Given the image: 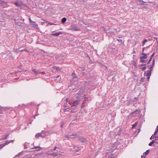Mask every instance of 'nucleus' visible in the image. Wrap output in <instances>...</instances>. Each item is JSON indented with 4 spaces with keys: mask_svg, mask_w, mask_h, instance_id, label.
<instances>
[{
    "mask_svg": "<svg viewBox=\"0 0 158 158\" xmlns=\"http://www.w3.org/2000/svg\"><path fill=\"white\" fill-rule=\"evenodd\" d=\"M14 4L17 6L20 7L21 9H25L26 8H27V7L26 5L23 4L20 1L18 2L17 1H15L14 2Z\"/></svg>",
    "mask_w": 158,
    "mask_h": 158,
    "instance_id": "obj_1",
    "label": "nucleus"
},
{
    "mask_svg": "<svg viewBox=\"0 0 158 158\" xmlns=\"http://www.w3.org/2000/svg\"><path fill=\"white\" fill-rule=\"evenodd\" d=\"M0 5L3 8L7 7L8 6L7 3L3 0H0Z\"/></svg>",
    "mask_w": 158,
    "mask_h": 158,
    "instance_id": "obj_2",
    "label": "nucleus"
},
{
    "mask_svg": "<svg viewBox=\"0 0 158 158\" xmlns=\"http://www.w3.org/2000/svg\"><path fill=\"white\" fill-rule=\"evenodd\" d=\"M30 24L32 27L36 29L38 28V25L35 22L33 21V23H31Z\"/></svg>",
    "mask_w": 158,
    "mask_h": 158,
    "instance_id": "obj_3",
    "label": "nucleus"
},
{
    "mask_svg": "<svg viewBox=\"0 0 158 158\" xmlns=\"http://www.w3.org/2000/svg\"><path fill=\"white\" fill-rule=\"evenodd\" d=\"M151 71L152 70L147 71V73H146V76H147V79L148 80L150 78V77L151 74Z\"/></svg>",
    "mask_w": 158,
    "mask_h": 158,
    "instance_id": "obj_4",
    "label": "nucleus"
},
{
    "mask_svg": "<svg viewBox=\"0 0 158 158\" xmlns=\"http://www.w3.org/2000/svg\"><path fill=\"white\" fill-rule=\"evenodd\" d=\"M80 100L79 99L77 98V100H75L73 103V106H76L78 105L80 103Z\"/></svg>",
    "mask_w": 158,
    "mask_h": 158,
    "instance_id": "obj_5",
    "label": "nucleus"
},
{
    "mask_svg": "<svg viewBox=\"0 0 158 158\" xmlns=\"http://www.w3.org/2000/svg\"><path fill=\"white\" fill-rule=\"evenodd\" d=\"M10 143V142L9 141H6L5 143H4L3 144H1L0 145V149L2 148H3V147L6 145H7Z\"/></svg>",
    "mask_w": 158,
    "mask_h": 158,
    "instance_id": "obj_6",
    "label": "nucleus"
},
{
    "mask_svg": "<svg viewBox=\"0 0 158 158\" xmlns=\"http://www.w3.org/2000/svg\"><path fill=\"white\" fill-rule=\"evenodd\" d=\"M71 27V28H70L71 30H78V28L75 24H73Z\"/></svg>",
    "mask_w": 158,
    "mask_h": 158,
    "instance_id": "obj_7",
    "label": "nucleus"
},
{
    "mask_svg": "<svg viewBox=\"0 0 158 158\" xmlns=\"http://www.w3.org/2000/svg\"><path fill=\"white\" fill-rule=\"evenodd\" d=\"M142 56H141L140 59H146L147 58V55L145 53H142Z\"/></svg>",
    "mask_w": 158,
    "mask_h": 158,
    "instance_id": "obj_8",
    "label": "nucleus"
},
{
    "mask_svg": "<svg viewBox=\"0 0 158 158\" xmlns=\"http://www.w3.org/2000/svg\"><path fill=\"white\" fill-rule=\"evenodd\" d=\"M140 112V110H136L135 111L133 112L131 114H134V116H136L137 114H139Z\"/></svg>",
    "mask_w": 158,
    "mask_h": 158,
    "instance_id": "obj_9",
    "label": "nucleus"
},
{
    "mask_svg": "<svg viewBox=\"0 0 158 158\" xmlns=\"http://www.w3.org/2000/svg\"><path fill=\"white\" fill-rule=\"evenodd\" d=\"M62 33L61 32L59 31L52 34V35L57 36L59 35H60L62 34Z\"/></svg>",
    "mask_w": 158,
    "mask_h": 158,
    "instance_id": "obj_10",
    "label": "nucleus"
},
{
    "mask_svg": "<svg viewBox=\"0 0 158 158\" xmlns=\"http://www.w3.org/2000/svg\"><path fill=\"white\" fill-rule=\"evenodd\" d=\"M79 140L82 143L86 142V139L83 138H80Z\"/></svg>",
    "mask_w": 158,
    "mask_h": 158,
    "instance_id": "obj_11",
    "label": "nucleus"
},
{
    "mask_svg": "<svg viewBox=\"0 0 158 158\" xmlns=\"http://www.w3.org/2000/svg\"><path fill=\"white\" fill-rule=\"evenodd\" d=\"M33 149H37L36 150H37L40 151V150H42V148L40 147V146H38V147H35Z\"/></svg>",
    "mask_w": 158,
    "mask_h": 158,
    "instance_id": "obj_12",
    "label": "nucleus"
},
{
    "mask_svg": "<svg viewBox=\"0 0 158 158\" xmlns=\"http://www.w3.org/2000/svg\"><path fill=\"white\" fill-rule=\"evenodd\" d=\"M66 18L65 17H64L62 19L61 22L62 23H64L66 21Z\"/></svg>",
    "mask_w": 158,
    "mask_h": 158,
    "instance_id": "obj_13",
    "label": "nucleus"
},
{
    "mask_svg": "<svg viewBox=\"0 0 158 158\" xmlns=\"http://www.w3.org/2000/svg\"><path fill=\"white\" fill-rule=\"evenodd\" d=\"M149 152V150H147L146 151V152H144L143 153L144 154V155H145L144 156V157H145L146 156L148 155Z\"/></svg>",
    "mask_w": 158,
    "mask_h": 158,
    "instance_id": "obj_14",
    "label": "nucleus"
},
{
    "mask_svg": "<svg viewBox=\"0 0 158 158\" xmlns=\"http://www.w3.org/2000/svg\"><path fill=\"white\" fill-rule=\"evenodd\" d=\"M33 71L34 72L35 74H37L40 73L39 72L35 69H33Z\"/></svg>",
    "mask_w": 158,
    "mask_h": 158,
    "instance_id": "obj_15",
    "label": "nucleus"
},
{
    "mask_svg": "<svg viewBox=\"0 0 158 158\" xmlns=\"http://www.w3.org/2000/svg\"><path fill=\"white\" fill-rule=\"evenodd\" d=\"M155 141L154 140H152V141L148 145L149 146H151L152 145V144L155 143Z\"/></svg>",
    "mask_w": 158,
    "mask_h": 158,
    "instance_id": "obj_16",
    "label": "nucleus"
},
{
    "mask_svg": "<svg viewBox=\"0 0 158 158\" xmlns=\"http://www.w3.org/2000/svg\"><path fill=\"white\" fill-rule=\"evenodd\" d=\"M50 155H52L54 156H57V154L56 153H54L52 154H50Z\"/></svg>",
    "mask_w": 158,
    "mask_h": 158,
    "instance_id": "obj_17",
    "label": "nucleus"
},
{
    "mask_svg": "<svg viewBox=\"0 0 158 158\" xmlns=\"http://www.w3.org/2000/svg\"><path fill=\"white\" fill-rule=\"evenodd\" d=\"M72 76L74 78H75L76 77V74L74 72L72 73Z\"/></svg>",
    "mask_w": 158,
    "mask_h": 158,
    "instance_id": "obj_18",
    "label": "nucleus"
},
{
    "mask_svg": "<svg viewBox=\"0 0 158 158\" xmlns=\"http://www.w3.org/2000/svg\"><path fill=\"white\" fill-rule=\"evenodd\" d=\"M137 123L136 122L134 124L132 125V128H133L135 127L137 125Z\"/></svg>",
    "mask_w": 158,
    "mask_h": 158,
    "instance_id": "obj_19",
    "label": "nucleus"
},
{
    "mask_svg": "<svg viewBox=\"0 0 158 158\" xmlns=\"http://www.w3.org/2000/svg\"><path fill=\"white\" fill-rule=\"evenodd\" d=\"M148 41V40H147L145 39L144 40H143L142 42L143 45H144L145 43Z\"/></svg>",
    "mask_w": 158,
    "mask_h": 158,
    "instance_id": "obj_20",
    "label": "nucleus"
},
{
    "mask_svg": "<svg viewBox=\"0 0 158 158\" xmlns=\"http://www.w3.org/2000/svg\"><path fill=\"white\" fill-rule=\"evenodd\" d=\"M41 135L40 133H38L35 135V137L36 138H38Z\"/></svg>",
    "mask_w": 158,
    "mask_h": 158,
    "instance_id": "obj_21",
    "label": "nucleus"
},
{
    "mask_svg": "<svg viewBox=\"0 0 158 158\" xmlns=\"http://www.w3.org/2000/svg\"><path fill=\"white\" fill-rule=\"evenodd\" d=\"M70 136H74V138H77V137H78L77 135V134H73L72 135H71Z\"/></svg>",
    "mask_w": 158,
    "mask_h": 158,
    "instance_id": "obj_22",
    "label": "nucleus"
},
{
    "mask_svg": "<svg viewBox=\"0 0 158 158\" xmlns=\"http://www.w3.org/2000/svg\"><path fill=\"white\" fill-rule=\"evenodd\" d=\"M54 68L56 69V70H60V68L59 67H54Z\"/></svg>",
    "mask_w": 158,
    "mask_h": 158,
    "instance_id": "obj_23",
    "label": "nucleus"
},
{
    "mask_svg": "<svg viewBox=\"0 0 158 158\" xmlns=\"http://www.w3.org/2000/svg\"><path fill=\"white\" fill-rule=\"evenodd\" d=\"M29 22H30V24L31 23H33V21H32L30 17L29 18Z\"/></svg>",
    "mask_w": 158,
    "mask_h": 158,
    "instance_id": "obj_24",
    "label": "nucleus"
},
{
    "mask_svg": "<svg viewBox=\"0 0 158 158\" xmlns=\"http://www.w3.org/2000/svg\"><path fill=\"white\" fill-rule=\"evenodd\" d=\"M141 70L143 71H144L146 69V67L145 66H143L141 68Z\"/></svg>",
    "mask_w": 158,
    "mask_h": 158,
    "instance_id": "obj_25",
    "label": "nucleus"
},
{
    "mask_svg": "<svg viewBox=\"0 0 158 158\" xmlns=\"http://www.w3.org/2000/svg\"><path fill=\"white\" fill-rule=\"evenodd\" d=\"M153 55H154V54H153L152 55V56H151V58H150V59L149 60V61H148V64H149L150 63V61H151V60H152V56H153Z\"/></svg>",
    "mask_w": 158,
    "mask_h": 158,
    "instance_id": "obj_26",
    "label": "nucleus"
},
{
    "mask_svg": "<svg viewBox=\"0 0 158 158\" xmlns=\"http://www.w3.org/2000/svg\"><path fill=\"white\" fill-rule=\"evenodd\" d=\"M64 137L66 139H69V136L68 135H65Z\"/></svg>",
    "mask_w": 158,
    "mask_h": 158,
    "instance_id": "obj_27",
    "label": "nucleus"
},
{
    "mask_svg": "<svg viewBox=\"0 0 158 158\" xmlns=\"http://www.w3.org/2000/svg\"><path fill=\"white\" fill-rule=\"evenodd\" d=\"M48 24L49 25H55V24H54L53 23H51V22H49Z\"/></svg>",
    "mask_w": 158,
    "mask_h": 158,
    "instance_id": "obj_28",
    "label": "nucleus"
},
{
    "mask_svg": "<svg viewBox=\"0 0 158 158\" xmlns=\"http://www.w3.org/2000/svg\"><path fill=\"white\" fill-rule=\"evenodd\" d=\"M143 59H140V61L141 63H144V60Z\"/></svg>",
    "mask_w": 158,
    "mask_h": 158,
    "instance_id": "obj_29",
    "label": "nucleus"
},
{
    "mask_svg": "<svg viewBox=\"0 0 158 158\" xmlns=\"http://www.w3.org/2000/svg\"><path fill=\"white\" fill-rule=\"evenodd\" d=\"M144 79H145L144 77L142 78L141 79V81L142 82L144 81Z\"/></svg>",
    "mask_w": 158,
    "mask_h": 158,
    "instance_id": "obj_30",
    "label": "nucleus"
},
{
    "mask_svg": "<svg viewBox=\"0 0 158 158\" xmlns=\"http://www.w3.org/2000/svg\"><path fill=\"white\" fill-rule=\"evenodd\" d=\"M7 136H8V135H5V138L3 139H6L7 138Z\"/></svg>",
    "mask_w": 158,
    "mask_h": 158,
    "instance_id": "obj_31",
    "label": "nucleus"
},
{
    "mask_svg": "<svg viewBox=\"0 0 158 158\" xmlns=\"http://www.w3.org/2000/svg\"><path fill=\"white\" fill-rule=\"evenodd\" d=\"M144 155H144V154L143 153V156L142 155L141 156V158H145V157H144Z\"/></svg>",
    "mask_w": 158,
    "mask_h": 158,
    "instance_id": "obj_32",
    "label": "nucleus"
},
{
    "mask_svg": "<svg viewBox=\"0 0 158 158\" xmlns=\"http://www.w3.org/2000/svg\"><path fill=\"white\" fill-rule=\"evenodd\" d=\"M57 147H55L54 149H53V150L55 151L56 150V148Z\"/></svg>",
    "mask_w": 158,
    "mask_h": 158,
    "instance_id": "obj_33",
    "label": "nucleus"
},
{
    "mask_svg": "<svg viewBox=\"0 0 158 158\" xmlns=\"http://www.w3.org/2000/svg\"><path fill=\"white\" fill-rule=\"evenodd\" d=\"M21 66H19V69H21Z\"/></svg>",
    "mask_w": 158,
    "mask_h": 158,
    "instance_id": "obj_34",
    "label": "nucleus"
},
{
    "mask_svg": "<svg viewBox=\"0 0 158 158\" xmlns=\"http://www.w3.org/2000/svg\"><path fill=\"white\" fill-rule=\"evenodd\" d=\"M66 101H67L68 100V98H66Z\"/></svg>",
    "mask_w": 158,
    "mask_h": 158,
    "instance_id": "obj_35",
    "label": "nucleus"
},
{
    "mask_svg": "<svg viewBox=\"0 0 158 158\" xmlns=\"http://www.w3.org/2000/svg\"><path fill=\"white\" fill-rule=\"evenodd\" d=\"M42 73H43V74H44V72H42Z\"/></svg>",
    "mask_w": 158,
    "mask_h": 158,
    "instance_id": "obj_36",
    "label": "nucleus"
},
{
    "mask_svg": "<svg viewBox=\"0 0 158 158\" xmlns=\"http://www.w3.org/2000/svg\"><path fill=\"white\" fill-rule=\"evenodd\" d=\"M60 77V76H58L57 77V78L59 77Z\"/></svg>",
    "mask_w": 158,
    "mask_h": 158,
    "instance_id": "obj_37",
    "label": "nucleus"
},
{
    "mask_svg": "<svg viewBox=\"0 0 158 158\" xmlns=\"http://www.w3.org/2000/svg\"><path fill=\"white\" fill-rule=\"evenodd\" d=\"M152 137H151V138H150V139H151V140L152 139Z\"/></svg>",
    "mask_w": 158,
    "mask_h": 158,
    "instance_id": "obj_38",
    "label": "nucleus"
},
{
    "mask_svg": "<svg viewBox=\"0 0 158 158\" xmlns=\"http://www.w3.org/2000/svg\"><path fill=\"white\" fill-rule=\"evenodd\" d=\"M157 128L158 129V125L157 126Z\"/></svg>",
    "mask_w": 158,
    "mask_h": 158,
    "instance_id": "obj_39",
    "label": "nucleus"
},
{
    "mask_svg": "<svg viewBox=\"0 0 158 158\" xmlns=\"http://www.w3.org/2000/svg\"><path fill=\"white\" fill-rule=\"evenodd\" d=\"M62 125H61V127H62Z\"/></svg>",
    "mask_w": 158,
    "mask_h": 158,
    "instance_id": "obj_40",
    "label": "nucleus"
},
{
    "mask_svg": "<svg viewBox=\"0 0 158 158\" xmlns=\"http://www.w3.org/2000/svg\"><path fill=\"white\" fill-rule=\"evenodd\" d=\"M145 65H142V66H144Z\"/></svg>",
    "mask_w": 158,
    "mask_h": 158,
    "instance_id": "obj_41",
    "label": "nucleus"
},
{
    "mask_svg": "<svg viewBox=\"0 0 158 158\" xmlns=\"http://www.w3.org/2000/svg\"><path fill=\"white\" fill-rule=\"evenodd\" d=\"M153 61V62H154V60Z\"/></svg>",
    "mask_w": 158,
    "mask_h": 158,
    "instance_id": "obj_42",
    "label": "nucleus"
}]
</instances>
